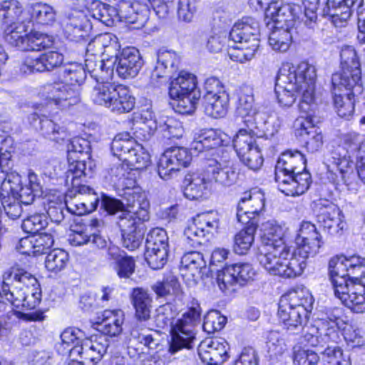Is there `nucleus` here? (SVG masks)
Listing matches in <instances>:
<instances>
[{"mask_svg":"<svg viewBox=\"0 0 365 365\" xmlns=\"http://www.w3.org/2000/svg\"><path fill=\"white\" fill-rule=\"evenodd\" d=\"M123 311L105 310L96 323L99 334L85 337V333L75 327L66 329L61 334L62 345L66 346L71 363L68 365H94L106 354L108 336H115L123 330Z\"/></svg>","mask_w":365,"mask_h":365,"instance_id":"nucleus-1","label":"nucleus"},{"mask_svg":"<svg viewBox=\"0 0 365 365\" xmlns=\"http://www.w3.org/2000/svg\"><path fill=\"white\" fill-rule=\"evenodd\" d=\"M329 277L335 296L355 313L365 312V258L359 255L331 259Z\"/></svg>","mask_w":365,"mask_h":365,"instance_id":"nucleus-2","label":"nucleus"},{"mask_svg":"<svg viewBox=\"0 0 365 365\" xmlns=\"http://www.w3.org/2000/svg\"><path fill=\"white\" fill-rule=\"evenodd\" d=\"M24 12L21 4L16 0L0 1V24H6L5 41L22 51H41L53 44L51 38L32 31V21Z\"/></svg>","mask_w":365,"mask_h":365,"instance_id":"nucleus-3","label":"nucleus"},{"mask_svg":"<svg viewBox=\"0 0 365 365\" xmlns=\"http://www.w3.org/2000/svg\"><path fill=\"white\" fill-rule=\"evenodd\" d=\"M62 82L46 83L40 87L38 96L46 101V108L51 111L56 108H68L78 101L80 85L86 79L85 68L78 63H70L61 69Z\"/></svg>","mask_w":365,"mask_h":365,"instance_id":"nucleus-4","label":"nucleus"},{"mask_svg":"<svg viewBox=\"0 0 365 365\" xmlns=\"http://www.w3.org/2000/svg\"><path fill=\"white\" fill-rule=\"evenodd\" d=\"M262 231L257 259L269 274L284 278L282 271L292 255V247L283 241L284 230L275 221L269 220L262 225Z\"/></svg>","mask_w":365,"mask_h":365,"instance_id":"nucleus-5","label":"nucleus"},{"mask_svg":"<svg viewBox=\"0 0 365 365\" xmlns=\"http://www.w3.org/2000/svg\"><path fill=\"white\" fill-rule=\"evenodd\" d=\"M307 160L298 150H287L279 158L275 167V180L279 190L288 196L304 194L312 183L306 170Z\"/></svg>","mask_w":365,"mask_h":365,"instance_id":"nucleus-6","label":"nucleus"},{"mask_svg":"<svg viewBox=\"0 0 365 365\" xmlns=\"http://www.w3.org/2000/svg\"><path fill=\"white\" fill-rule=\"evenodd\" d=\"M3 292L8 302L16 308L34 309L41 300L36 277L19 267H11L4 273Z\"/></svg>","mask_w":365,"mask_h":365,"instance_id":"nucleus-7","label":"nucleus"},{"mask_svg":"<svg viewBox=\"0 0 365 365\" xmlns=\"http://www.w3.org/2000/svg\"><path fill=\"white\" fill-rule=\"evenodd\" d=\"M295 242L297 247L292 249L285 271H282L285 279L301 275L307 266V259L315 256L323 244L315 225L307 221L302 222Z\"/></svg>","mask_w":365,"mask_h":365,"instance_id":"nucleus-8","label":"nucleus"},{"mask_svg":"<svg viewBox=\"0 0 365 365\" xmlns=\"http://www.w3.org/2000/svg\"><path fill=\"white\" fill-rule=\"evenodd\" d=\"M229 143L228 135L220 129H207V181L229 186L238 175L234 165L222 166V147Z\"/></svg>","mask_w":365,"mask_h":365,"instance_id":"nucleus-9","label":"nucleus"},{"mask_svg":"<svg viewBox=\"0 0 365 365\" xmlns=\"http://www.w3.org/2000/svg\"><path fill=\"white\" fill-rule=\"evenodd\" d=\"M314 299L304 289L293 290L281 297L277 315L284 327L291 333L302 331L313 309Z\"/></svg>","mask_w":365,"mask_h":365,"instance_id":"nucleus-10","label":"nucleus"},{"mask_svg":"<svg viewBox=\"0 0 365 365\" xmlns=\"http://www.w3.org/2000/svg\"><path fill=\"white\" fill-rule=\"evenodd\" d=\"M229 38L234 43H240L236 48L228 51L230 58L242 63L250 61L259 46L258 21L250 16L243 17L234 24Z\"/></svg>","mask_w":365,"mask_h":365,"instance_id":"nucleus-11","label":"nucleus"},{"mask_svg":"<svg viewBox=\"0 0 365 365\" xmlns=\"http://www.w3.org/2000/svg\"><path fill=\"white\" fill-rule=\"evenodd\" d=\"M311 65L302 62L297 67L284 63L276 77L275 93L282 106L289 107L296 100V93L302 90V81L306 78Z\"/></svg>","mask_w":365,"mask_h":365,"instance_id":"nucleus-12","label":"nucleus"},{"mask_svg":"<svg viewBox=\"0 0 365 365\" xmlns=\"http://www.w3.org/2000/svg\"><path fill=\"white\" fill-rule=\"evenodd\" d=\"M202 309L196 299H192L191 305L182 318L172 325L169 352L175 354L182 349H190V344L195 339L194 327L200 322Z\"/></svg>","mask_w":365,"mask_h":365,"instance_id":"nucleus-13","label":"nucleus"},{"mask_svg":"<svg viewBox=\"0 0 365 365\" xmlns=\"http://www.w3.org/2000/svg\"><path fill=\"white\" fill-rule=\"evenodd\" d=\"M138 205L135 212H124L118 222L122 232L123 245L129 250L137 249L141 244L144 235L143 222L150 218L148 201L138 202Z\"/></svg>","mask_w":365,"mask_h":365,"instance_id":"nucleus-14","label":"nucleus"},{"mask_svg":"<svg viewBox=\"0 0 365 365\" xmlns=\"http://www.w3.org/2000/svg\"><path fill=\"white\" fill-rule=\"evenodd\" d=\"M113 154L133 169L141 170L150 163V155L128 133L116 135L111 143Z\"/></svg>","mask_w":365,"mask_h":365,"instance_id":"nucleus-15","label":"nucleus"},{"mask_svg":"<svg viewBox=\"0 0 365 365\" xmlns=\"http://www.w3.org/2000/svg\"><path fill=\"white\" fill-rule=\"evenodd\" d=\"M340 57L341 72L334 73L331 78L334 90H341L342 87L353 88L354 92L361 93L360 63L354 48L344 47Z\"/></svg>","mask_w":365,"mask_h":365,"instance_id":"nucleus-16","label":"nucleus"},{"mask_svg":"<svg viewBox=\"0 0 365 365\" xmlns=\"http://www.w3.org/2000/svg\"><path fill=\"white\" fill-rule=\"evenodd\" d=\"M255 275V272L251 264H235L222 271L217 269L215 282L220 291L226 295H231L242 286L253 280Z\"/></svg>","mask_w":365,"mask_h":365,"instance_id":"nucleus-17","label":"nucleus"},{"mask_svg":"<svg viewBox=\"0 0 365 365\" xmlns=\"http://www.w3.org/2000/svg\"><path fill=\"white\" fill-rule=\"evenodd\" d=\"M167 233L163 229L155 227L147 235L145 259L153 269L163 267L168 257Z\"/></svg>","mask_w":365,"mask_h":365,"instance_id":"nucleus-18","label":"nucleus"},{"mask_svg":"<svg viewBox=\"0 0 365 365\" xmlns=\"http://www.w3.org/2000/svg\"><path fill=\"white\" fill-rule=\"evenodd\" d=\"M29 185L23 186L21 177L19 175H8L2 182H7L11 187L8 194L15 197L24 205L31 204L35 197L43 194V187L37 175L29 173L28 175Z\"/></svg>","mask_w":365,"mask_h":365,"instance_id":"nucleus-19","label":"nucleus"},{"mask_svg":"<svg viewBox=\"0 0 365 365\" xmlns=\"http://www.w3.org/2000/svg\"><path fill=\"white\" fill-rule=\"evenodd\" d=\"M255 143V138L246 130L241 129L233 140V146L240 160L250 169L257 170L264 160Z\"/></svg>","mask_w":365,"mask_h":365,"instance_id":"nucleus-20","label":"nucleus"},{"mask_svg":"<svg viewBox=\"0 0 365 365\" xmlns=\"http://www.w3.org/2000/svg\"><path fill=\"white\" fill-rule=\"evenodd\" d=\"M192 155L187 148L172 147L160 156L158 163V173L160 178L167 180L182 168H186L192 160Z\"/></svg>","mask_w":365,"mask_h":365,"instance_id":"nucleus-21","label":"nucleus"},{"mask_svg":"<svg viewBox=\"0 0 365 365\" xmlns=\"http://www.w3.org/2000/svg\"><path fill=\"white\" fill-rule=\"evenodd\" d=\"M265 198L259 190L245 192L239 201L237 212V220L242 224L255 222L258 225V217L264 210Z\"/></svg>","mask_w":365,"mask_h":365,"instance_id":"nucleus-22","label":"nucleus"},{"mask_svg":"<svg viewBox=\"0 0 365 365\" xmlns=\"http://www.w3.org/2000/svg\"><path fill=\"white\" fill-rule=\"evenodd\" d=\"M62 28L71 41H78L88 36L92 25L86 9H71L66 12L62 20Z\"/></svg>","mask_w":365,"mask_h":365,"instance_id":"nucleus-23","label":"nucleus"},{"mask_svg":"<svg viewBox=\"0 0 365 365\" xmlns=\"http://www.w3.org/2000/svg\"><path fill=\"white\" fill-rule=\"evenodd\" d=\"M317 222L331 235H341L346 226L339 208L328 200H320L316 205Z\"/></svg>","mask_w":365,"mask_h":365,"instance_id":"nucleus-24","label":"nucleus"},{"mask_svg":"<svg viewBox=\"0 0 365 365\" xmlns=\"http://www.w3.org/2000/svg\"><path fill=\"white\" fill-rule=\"evenodd\" d=\"M42 101L43 102L41 104V108L38 109L43 118H41L38 113H34L31 114L29 118L31 123L34 127H37L36 123L38 120V123L40 125L43 135L48 139L57 143L64 140L68 137L66 130L56 123L53 120L48 118L46 115L53 116L58 113V110H64L65 108H56L55 106H53L52 110L50 111L46 108V101L44 99H42Z\"/></svg>","mask_w":365,"mask_h":365,"instance_id":"nucleus-25","label":"nucleus"},{"mask_svg":"<svg viewBox=\"0 0 365 365\" xmlns=\"http://www.w3.org/2000/svg\"><path fill=\"white\" fill-rule=\"evenodd\" d=\"M63 61V56L57 51H48L39 56L29 55L22 60L19 71L25 75L50 71L61 66Z\"/></svg>","mask_w":365,"mask_h":365,"instance_id":"nucleus-26","label":"nucleus"},{"mask_svg":"<svg viewBox=\"0 0 365 365\" xmlns=\"http://www.w3.org/2000/svg\"><path fill=\"white\" fill-rule=\"evenodd\" d=\"M112 57L116 59L115 72L124 79L135 77L143 65L139 51L134 47L123 48L119 55Z\"/></svg>","mask_w":365,"mask_h":365,"instance_id":"nucleus-27","label":"nucleus"},{"mask_svg":"<svg viewBox=\"0 0 365 365\" xmlns=\"http://www.w3.org/2000/svg\"><path fill=\"white\" fill-rule=\"evenodd\" d=\"M116 59L112 56L107 59L101 58L99 56L89 53L88 48L86 54L85 71L91 74V76L97 81H108L112 80L115 66Z\"/></svg>","mask_w":365,"mask_h":365,"instance_id":"nucleus-28","label":"nucleus"},{"mask_svg":"<svg viewBox=\"0 0 365 365\" xmlns=\"http://www.w3.org/2000/svg\"><path fill=\"white\" fill-rule=\"evenodd\" d=\"M332 327L319 325L318 322L314 324L303 326L302 338L304 341L312 346L324 347L327 343H334L339 339V334L334 331L335 324L331 322Z\"/></svg>","mask_w":365,"mask_h":365,"instance_id":"nucleus-29","label":"nucleus"},{"mask_svg":"<svg viewBox=\"0 0 365 365\" xmlns=\"http://www.w3.org/2000/svg\"><path fill=\"white\" fill-rule=\"evenodd\" d=\"M115 9L118 11L117 21H125L129 24L140 23L146 21L148 13V4L146 1L119 0Z\"/></svg>","mask_w":365,"mask_h":365,"instance_id":"nucleus-30","label":"nucleus"},{"mask_svg":"<svg viewBox=\"0 0 365 365\" xmlns=\"http://www.w3.org/2000/svg\"><path fill=\"white\" fill-rule=\"evenodd\" d=\"M205 268V261L203 255L200 252H187L181 258L180 266L181 274L187 279L191 277L193 284H197L200 279L203 280Z\"/></svg>","mask_w":365,"mask_h":365,"instance_id":"nucleus-31","label":"nucleus"},{"mask_svg":"<svg viewBox=\"0 0 365 365\" xmlns=\"http://www.w3.org/2000/svg\"><path fill=\"white\" fill-rule=\"evenodd\" d=\"M267 4L265 17L269 19L274 24V26L293 27L296 17L294 12V5H292L291 2L280 5L277 1H271Z\"/></svg>","mask_w":365,"mask_h":365,"instance_id":"nucleus-32","label":"nucleus"},{"mask_svg":"<svg viewBox=\"0 0 365 365\" xmlns=\"http://www.w3.org/2000/svg\"><path fill=\"white\" fill-rule=\"evenodd\" d=\"M295 125L299 127L297 131L309 152L314 153L319 150L323 144V136L320 129L314 125L313 122L307 119L297 118Z\"/></svg>","mask_w":365,"mask_h":365,"instance_id":"nucleus-33","label":"nucleus"},{"mask_svg":"<svg viewBox=\"0 0 365 365\" xmlns=\"http://www.w3.org/2000/svg\"><path fill=\"white\" fill-rule=\"evenodd\" d=\"M316 79L315 68L310 66L307 71L306 78L302 81V99L299 103L298 108L302 114L299 118L307 119L312 122V107L314 100V91Z\"/></svg>","mask_w":365,"mask_h":365,"instance_id":"nucleus-34","label":"nucleus"},{"mask_svg":"<svg viewBox=\"0 0 365 365\" xmlns=\"http://www.w3.org/2000/svg\"><path fill=\"white\" fill-rule=\"evenodd\" d=\"M107 258L113 262V268L120 278H129L135 270V261L126 256L118 247L110 245L107 250Z\"/></svg>","mask_w":365,"mask_h":365,"instance_id":"nucleus-35","label":"nucleus"},{"mask_svg":"<svg viewBox=\"0 0 365 365\" xmlns=\"http://www.w3.org/2000/svg\"><path fill=\"white\" fill-rule=\"evenodd\" d=\"M85 6L88 16L102 24L110 26L118 19V11L115 6L98 0H86Z\"/></svg>","mask_w":365,"mask_h":365,"instance_id":"nucleus-36","label":"nucleus"},{"mask_svg":"<svg viewBox=\"0 0 365 365\" xmlns=\"http://www.w3.org/2000/svg\"><path fill=\"white\" fill-rule=\"evenodd\" d=\"M130 197L127 199V207L128 210H125L124 203L120 200L110 197L106 195H102L101 197V207L110 215H114L118 212H121L119 219L123 215L124 212H135L138 208V202H142L145 200L141 198V195L136 192L133 195H128Z\"/></svg>","mask_w":365,"mask_h":365,"instance_id":"nucleus-37","label":"nucleus"},{"mask_svg":"<svg viewBox=\"0 0 365 365\" xmlns=\"http://www.w3.org/2000/svg\"><path fill=\"white\" fill-rule=\"evenodd\" d=\"M197 80L195 75L186 72L181 71L178 77L173 78L169 87L170 98H179L184 95H192L196 91Z\"/></svg>","mask_w":365,"mask_h":365,"instance_id":"nucleus-38","label":"nucleus"},{"mask_svg":"<svg viewBox=\"0 0 365 365\" xmlns=\"http://www.w3.org/2000/svg\"><path fill=\"white\" fill-rule=\"evenodd\" d=\"M180 57L173 51L160 50L153 76L162 78L168 73L175 71L180 64Z\"/></svg>","mask_w":365,"mask_h":365,"instance_id":"nucleus-39","label":"nucleus"},{"mask_svg":"<svg viewBox=\"0 0 365 365\" xmlns=\"http://www.w3.org/2000/svg\"><path fill=\"white\" fill-rule=\"evenodd\" d=\"M227 342L222 338H212L207 336V364L221 365L229 356Z\"/></svg>","mask_w":365,"mask_h":365,"instance_id":"nucleus-40","label":"nucleus"},{"mask_svg":"<svg viewBox=\"0 0 365 365\" xmlns=\"http://www.w3.org/2000/svg\"><path fill=\"white\" fill-rule=\"evenodd\" d=\"M115 97L110 110L116 113H128L133 110L135 104V98L126 86H116Z\"/></svg>","mask_w":365,"mask_h":365,"instance_id":"nucleus-41","label":"nucleus"},{"mask_svg":"<svg viewBox=\"0 0 365 365\" xmlns=\"http://www.w3.org/2000/svg\"><path fill=\"white\" fill-rule=\"evenodd\" d=\"M133 304L135 309V317L139 322H146L150 317L152 299L142 288H135L132 293Z\"/></svg>","mask_w":365,"mask_h":365,"instance_id":"nucleus-42","label":"nucleus"},{"mask_svg":"<svg viewBox=\"0 0 365 365\" xmlns=\"http://www.w3.org/2000/svg\"><path fill=\"white\" fill-rule=\"evenodd\" d=\"M115 89L116 86L108 81H97L91 92V99L95 104L110 109L115 97L113 93L115 92Z\"/></svg>","mask_w":365,"mask_h":365,"instance_id":"nucleus-43","label":"nucleus"},{"mask_svg":"<svg viewBox=\"0 0 365 365\" xmlns=\"http://www.w3.org/2000/svg\"><path fill=\"white\" fill-rule=\"evenodd\" d=\"M245 225V227L238 232L234 237L233 250L240 255H245L252 247L257 228L255 222Z\"/></svg>","mask_w":365,"mask_h":365,"instance_id":"nucleus-44","label":"nucleus"},{"mask_svg":"<svg viewBox=\"0 0 365 365\" xmlns=\"http://www.w3.org/2000/svg\"><path fill=\"white\" fill-rule=\"evenodd\" d=\"M26 14L28 19H34L41 24H50L56 19V12L52 6L41 2L31 4L27 6Z\"/></svg>","mask_w":365,"mask_h":365,"instance_id":"nucleus-45","label":"nucleus"},{"mask_svg":"<svg viewBox=\"0 0 365 365\" xmlns=\"http://www.w3.org/2000/svg\"><path fill=\"white\" fill-rule=\"evenodd\" d=\"M151 122L150 130H159L166 138H179L183 134L182 123L173 117L161 116L158 119V123Z\"/></svg>","mask_w":365,"mask_h":365,"instance_id":"nucleus-46","label":"nucleus"},{"mask_svg":"<svg viewBox=\"0 0 365 365\" xmlns=\"http://www.w3.org/2000/svg\"><path fill=\"white\" fill-rule=\"evenodd\" d=\"M205 217L203 214H198L193 217L192 222L185 230L184 235L190 241L191 245L197 247L205 242Z\"/></svg>","mask_w":365,"mask_h":365,"instance_id":"nucleus-47","label":"nucleus"},{"mask_svg":"<svg viewBox=\"0 0 365 365\" xmlns=\"http://www.w3.org/2000/svg\"><path fill=\"white\" fill-rule=\"evenodd\" d=\"M128 175L129 173L127 172V168L121 163L113 165L109 170L110 181L115 185L125 189V195H133L136 194L137 192L134 189H132L131 187L135 186V182L129 180L128 178L126 177Z\"/></svg>","mask_w":365,"mask_h":365,"instance_id":"nucleus-48","label":"nucleus"},{"mask_svg":"<svg viewBox=\"0 0 365 365\" xmlns=\"http://www.w3.org/2000/svg\"><path fill=\"white\" fill-rule=\"evenodd\" d=\"M291 29L274 26L269 36V44L273 50L285 52L289 49L292 40Z\"/></svg>","mask_w":365,"mask_h":365,"instance_id":"nucleus-49","label":"nucleus"},{"mask_svg":"<svg viewBox=\"0 0 365 365\" xmlns=\"http://www.w3.org/2000/svg\"><path fill=\"white\" fill-rule=\"evenodd\" d=\"M11 189L7 182H2L0 188V198L8 217L16 220L21 215L22 207L21 204L22 203L8 194V190H11Z\"/></svg>","mask_w":365,"mask_h":365,"instance_id":"nucleus-50","label":"nucleus"},{"mask_svg":"<svg viewBox=\"0 0 365 365\" xmlns=\"http://www.w3.org/2000/svg\"><path fill=\"white\" fill-rule=\"evenodd\" d=\"M158 297H165L168 295H175L182 299V292L178 279L173 275L166 277L162 282H157L152 287Z\"/></svg>","mask_w":365,"mask_h":365,"instance_id":"nucleus-51","label":"nucleus"},{"mask_svg":"<svg viewBox=\"0 0 365 365\" xmlns=\"http://www.w3.org/2000/svg\"><path fill=\"white\" fill-rule=\"evenodd\" d=\"M68 163L67 180L70 179L73 185L78 179L86 176L91 177L93 174V163L89 161L87 167L86 158L75 157V160H68Z\"/></svg>","mask_w":365,"mask_h":365,"instance_id":"nucleus-52","label":"nucleus"},{"mask_svg":"<svg viewBox=\"0 0 365 365\" xmlns=\"http://www.w3.org/2000/svg\"><path fill=\"white\" fill-rule=\"evenodd\" d=\"M228 96L225 93H215L208 96L207 114L214 118L224 117L227 110Z\"/></svg>","mask_w":365,"mask_h":365,"instance_id":"nucleus-53","label":"nucleus"},{"mask_svg":"<svg viewBox=\"0 0 365 365\" xmlns=\"http://www.w3.org/2000/svg\"><path fill=\"white\" fill-rule=\"evenodd\" d=\"M42 203L51 222L58 225L63 220L66 202H63L61 198L55 196L46 197L43 198Z\"/></svg>","mask_w":365,"mask_h":365,"instance_id":"nucleus-54","label":"nucleus"},{"mask_svg":"<svg viewBox=\"0 0 365 365\" xmlns=\"http://www.w3.org/2000/svg\"><path fill=\"white\" fill-rule=\"evenodd\" d=\"M68 259V252L61 249H54L47 255L45 267L48 271L58 273L66 268Z\"/></svg>","mask_w":365,"mask_h":365,"instance_id":"nucleus-55","label":"nucleus"},{"mask_svg":"<svg viewBox=\"0 0 365 365\" xmlns=\"http://www.w3.org/2000/svg\"><path fill=\"white\" fill-rule=\"evenodd\" d=\"M236 112L242 118H252L257 113V110L254 106L253 94L250 89L247 88L241 91Z\"/></svg>","mask_w":365,"mask_h":365,"instance_id":"nucleus-56","label":"nucleus"},{"mask_svg":"<svg viewBox=\"0 0 365 365\" xmlns=\"http://www.w3.org/2000/svg\"><path fill=\"white\" fill-rule=\"evenodd\" d=\"M229 252L225 249L217 248L215 250L210 257L209 272L210 275L207 273V278H210V282L212 284L213 289H215V277H217V269L220 271L223 270V263L227 257Z\"/></svg>","mask_w":365,"mask_h":365,"instance_id":"nucleus-57","label":"nucleus"},{"mask_svg":"<svg viewBox=\"0 0 365 365\" xmlns=\"http://www.w3.org/2000/svg\"><path fill=\"white\" fill-rule=\"evenodd\" d=\"M89 142L81 138H74L67 145L68 160H75V157L90 158Z\"/></svg>","mask_w":365,"mask_h":365,"instance_id":"nucleus-58","label":"nucleus"},{"mask_svg":"<svg viewBox=\"0 0 365 365\" xmlns=\"http://www.w3.org/2000/svg\"><path fill=\"white\" fill-rule=\"evenodd\" d=\"M173 100L172 106L175 112L181 114L192 113L200 98V93H194L192 95H184L179 98H170Z\"/></svg>","mask_w":365,"mask_h":365,"instance_id":"nucleus-59","label":"nucleus"},{"mask_svg":"<svg viewBox=\"0 0 365 365\" xmlns=\"http://www.w3.org/2000/svg\"><path fill=\"white\" fill-rule=\"evenodd\" d=\"M205 176L203 173L200 175L194 174L190 183L185 187L184 195L190 200L203 199L204 190L205 189Z\"/></svg>","mask_w":365,"mask_h":365,"instance_id":"nucleus-60","label":"nucleus"},{"mask_svg":"<svg viewBox=\"0 0 365 365\" xmlns=\"http://www.w3.org/2000/svg\"><path fill=\"white\" fill-rule=\"evenodd\" d=\"M292 361L294 365H317L319 356L313 350L295 346L293 347Z\"/></svg>","mask_w":365,"mask_h":365,"instance_id":"nucleus-61","label":"nucleus"},{"mask_svg":"<svg viewBox=\"0 0 365 365\" xmlns=\"http://www.w3.org/2000/svg\"><path fill=\"white\" fill-rule=\"evenodd\" d=\"M57 237L56 230L52 228L48 229V232L34 234V248L36 250L37 255L44 253L51 248L53 245L55 238Z\"/></svg>","mask_w":365,"mask_h":365,"instance_id":"nucleus-62","label":"nucleus"},{"mask_svg":"<svg viewBox=\"0 0 365 365\" xmlns=\"http://www.w3.org/2000/svg\"><path fill=\"white\" fill-rule=\"evenodd\" d=\"M342 140L349 155L357 153V155H361V151L365 152V140L359 133L354 131L346 133L343 135Z\"/></svg>","mask_w":365,"mask_h":365,"instance_id":"nucleus-63","label":"nucleus"},{"mask_svg":"<svg viewBox=\"0 0 365 365\" xmlns=\"http://www.w3.org/2000/svg\"><path fill=\"white\" fill-rule=\"evenodd\" d=\"M131 340L136 341L151 349L158 345V341L153 337L151 330L141 328L138 324H136L130 331Z\"/></svg>","mask_w":365,"mask_h":365,"instance_id":"nucleus-64","label":"nucleus"}]
</instances>
